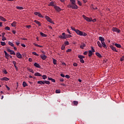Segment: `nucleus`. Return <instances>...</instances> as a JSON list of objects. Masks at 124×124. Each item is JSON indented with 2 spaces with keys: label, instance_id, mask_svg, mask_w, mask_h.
Here are the masks:
<instances>
[{
  "label": "nucleus",
  "instance_id": "1",
  "mask_svg": "<svg viewBox=\"0 0 124 124\" xmlns=\"http://www.w3.org/2000/svg\"><path fill=\"white\" fill-rule=\"evenodd\" d=\"M70 3L67 5L68 8L72 9H78V6L76 5V1L75 0H70Z\"/></svg>",
  "mask_w": 124,
  "mask_h": 124
},
{
  "label": "nucleus",
  "instance_id": "2",
  "mask_svg": "<svg viewBox=\"0 0 124 124\" xmlns=\"http://www.w3.org/2000/svg\"><path fill=\"white\" fill-rule=\"evenodd\" d=\"M78 35L81 36H87V33L81 31H80L79 30H77L76 32Z\"/></svg>",
  "mask_w": 124,
  "mask_h": 124
},
{
  "label": "nucleus",
  "instance_id": "3",
  "mask_svg": "<svg viewBox=\"0 0 124 124\" xmlns=\"http://www.w3.org/2000/svg\"><path fill=\"white\" fill-rule=\"evenodd\" d=\"M45 19L47 20V22H49V23H51V24H53V25H55V23H54V21L52 20V19L49 17V16H45Z\"/></svg>",
  "mask_w": 124,
  "mask_h": 124
},
{
  "label": "nucleus",
  "instance_id": "4",
  "mask_svg": "<svg viewBox=\"0 0 124 124\" xmlns=\"http://www.w3.org/2000/svg\"><path fill=\"white\" fill-rule=\"evenodd\" d=\"M78 58L79 59L80 62H81V63H84L85 62V61L83 59L85 58V56H83L82 55H79L78 56Z\"/></svg>",
  "mask_w": 124,
  "mask_h": 124
},
{
  "label": "nucleus",
  "instance_id": "5",
  "mask_svg": "<svg viewBox=\"0 0 124 124\" xmlns=\"http://www.w3.org/2000/svg\"><path fill=\"white\" fill-rule=\"evenodd\" d=\"M112 31H114L115 32H118V33H120V32H121V30H120V29H119L116 27H113Z\"/></svg>",
  "mask_w": 124,
  "mask_h": 124
},
{
  "label": "nucleus",
  "instance_id": "6",
  "mask_svg": "<svg viewBox=\"0 0 124 124\" xmlns=\"http://www.w3.org/2000/svg\"><path fill=\"white\" fill-rule=\"evenodd\" d=\"M59 38H61V39H66L65 33L63 32L62 35H60L59 36Z\"/></svg>",
  "mask_w": 124,
  "mask_h": 124
},
{
  "label": "nucleus",
  "instance_id": "7",
  "mask_svg": "<svg viewBox=\"0 0 124 124\" xmlns=\"http://www.w3.org/2000/svg\"><path fill=\"white\" fill-rule=\"evenodd\" d=\"M82 17L85 20H86V21H87V22H92V18H90L86 16L85 15H83Z\"/></svg>",
  "mask_w": 124,
  "mask_h": 124
},
{
  "label": "nucleus",
  "instance_id": "8",
  "mask_svg": "<svg viewBox=\"0 0 124 124\" xmlns=\"http://www.w3.org/2000/svg\"><path fill=\"white\" fill-rule=\"evenodd\" d=\"M54 8L56 10V11H58V12H60V11H62V9L60 8V7L59 6H55Z\"/></svg>",
  "mask_w": 124,
  "mask_h": 124
},
{
  "label": "nucleus",
  "instance_id": "9",
  "mask_svg": "<svg viewBox=\"0 0 124 124\" xmlns=\"http://www.w3.org/2000/svg\"><path fill=\"white\" fill-rule=\"evenodd\" d=\"M4 53L5 54V57L6 59L8 60L10 55L8 54V53H7V52H6V51H5V50L4 51Z\"/></svg>",
  "mask_w": 124,
  "mask_h": 124
},
{
  "label": "nucleus",
  "instance_id": "10",
  "mask_svg": "<svg viewBox=\"0 0 124 124\" xmlns=\"http://www.w3.org/2000/svg\"><path fill=\"white\" fill-rule=\"evenodd\" d=\"M16 56L18 59H22V55L21 53H20V52L16 53Z\"/></svg>",
  "mask_w": 124,
  "mask_h": 124
},
{
  "label": "nucleus",
  "instance_id": "11",
  "mask_svg": "<svg viewBox=\"0 0 124 124\" xmlns=\"http://www.w3.org/2000/svg\"><path fill=\"white\" fill-rule=\"evenodd\" d=\"M34 66H35V67H37L38 68H41V66L39 65V64L37 63V62H35L34 63Z\"/></svg>",
  "mask_w": 124,
  "mask_h": 124
},
{
  "label": "nucleus",
  "instance_id": "12",
  "mask_svg": "<svg viewBox=\"0 0 124 124\" xmlns=\"http://www.w3.org/2000/svg\"><path fill=\"white\" fill-rule=\"evenodd\" d=\"M99 40H100V41H101V42H103L105 41V39H104V38L103 37L100 36V37H99Z\"/></svg>",
  "mask_w": 124,
  "mask_h": 124
},
{
  "label": "nucleus",
  "instance_id": "13",
  "mask_svg": "<svg viewBox=\"0 0 124 124\" xmlns=\"http://www.w3.org/2000/svg\"><path fill=\"white\" fill-rule=\"evenodd\" d=\"M102 43V47H104V48H105V49L107 48V46H106V44H105V42L104 41V42H101Z\"/></svg>",
  "mask_w": 124,
  "mask_h": 124
},
{
  "label": "nucleus",
  "instance_id": "14",
  "mask_svg": "<svg viewBox=\"0 0 124 124\" xmlns=\"http://www.w3.org/2000/svg\"><path fill=\"white\" fill-rule=\"evenodd\" d=\"M110 48H111V49L113 51H114V52H118V50H117V49L116 48V47L111 46H110Z\"/></svg>",
  "mask_w": 124,
  "mask_h": 124
},
{
  "label": "nucleus",
  "instance_id": "15",
  "mask_svg": "<svg viewBox=\"0 0 124 124\" xmlns=\"http://www.w3.org/2000/svg\"><path fill=\"white\" fill-rule=\"evenodd\" d=\"M41 59H42L43 60H46L47 59V56L44 55H41L40 56Z\"/></svg>",
  "mask_w": 124,
  "mask_h": 124
},
{
  "label": "nucleus",
  "instance_id": "16",
  "mask_svg": "<svg viewBox=\"0 0 124 124\" xmlns=\"http://www.w3.org/2000/svg\"><path fill=\"white\" fill-rule=\"evenodd\" d=\"M34 23L37 24V25H38V26L39 27H40V26H41V23H40V22H39V21H38L37 20H34Z\"/></svg>",
  "mask_w": 124,
  "mask_h": 124
},
{
  "label": "nucleus",
  "instance_id": "17",
  "mask_svg": "<svg viewBox=\"0 0 124 124\" xmlns=\"http://www.w3.org/2000/svg\"><path fill=\"white\" fill-rule=\"evenodd\" d=\"M95 55L96 56H97V57H98V58H102V56H101V54H100V53L98 52H96Z\"/></svg>",
  "mask_w": 124,
  "mask_h": 124
},
{
  "label": "nucleus",
  "instance_id": "18",
  "mask_svg": "<svg viewBox=\"0 0 124 124\" xmlns=\"http://www.w3.org/2000/svg\"><path fill=\"white\" fill-rule=\"evenodd\" d=\"M1 80H3V81H8L9 80V78H6V77H4L2 78H1Z\"/></svg>",
  "mask_w": 124,
  "mask_h": 124
},
{
  "label": "nucleus",
  "instance_id": "19",
  "mask_svg": "<svg viewBox=\"0 0 124 124\" xmlns=\"http://www.w3.org/2000/svg\"><path fill=\"white\" fill-rule=\"evenodd\" d=\"M13 63L14 64V66L16 69V70H18V67H17V66H16V62L13 61Z\"/></svg>",
  "mask_w": 124,
  "mask_h": 124
},
{
  "label": "nucleus",
  "instance_id": "20",
  "mask_svg": "<svg viewBox=\"0 0 124 124\" xmlns=\"http://www.w3.org/2000/svg\"><path fill=\"white\" fill-rule=\"evenodd\" d=\"M115 46H116V47H117V48H122V46L120 44L115 43Z\"/></svg>",
  "mask_w": 124,
  "mask_h": 124
},
{
  "label": "nucleus",
  "instance_id": "21",
  "mask_svg": "<svg viewBox=\"0 0 124 124\" xmlns=\"http://www.w3.org/2000/svg\"><path fill=\"white\" fill-rule=\"evenodd\" d=\"M0 20H1V21H3V22H6V19H5L4 17L0 16Z\"/></svg>",
  "mask_w": 124,
  "mask_h": 124
},
{
  "label": "nucleus",
  "instance_id": "22",
  "mask_svg": "<svg viewBox=\"0 0 124 124\" xmlns=\"http://www.w3.org/2000/svg\"><path fill=\"white\" fill-rule=\"evenodd\" d=\"M16 24H17V22H16V21H14L12 24H11V26L12 27H14V28H15V27H16Z\"/></svg>",
  "mask_w": 124,
  "mask_h": 124
},
{
  "label": "nucleus",
  "instance_id": "23",
  "mask_svg": "<svg viewBox=\"0 0 124 124\" xmlns=\"http://www.w3.org/2000/svg\"><path fill=\"white\" fill-rule=\"evenodd\" d=\"M38 84H40V85H44V80L43 81H37Z\"/></svg>",
  "mask_w": 124,
  "mask_h": 124
},
{
  "label": "nucleus",
  "instance_id": "24",
  "mask_svg": "<svg viewBox=\"0 0 124 124\" xmlns=\"http://www.w3.org/2000/svg\"><path fill=\"white\" fill-rule=\"evenodd\" d=\"M88 56L89 57H92V56H93V52L92 50L89 51Z\"/></svg>",
  "mask_w": 124,
  "mask_h": 124
},
{
  "label": "nucleus",
  "instance_id": "25",
  "mask_svg": "<svg viewBox=\"0 0 124 124\" xmlns=\"http://www.w3.org/2000/svg\"><path fill=\"white\" fill-rule=\"evenodd\" d=\"M46 84L47 85H50V81L47 80H44V85Z\"/></svg>",
  "mask_w": 124,
  "mask_h": 124
},
{
  "label": "nucleus",
  "instance_id": "26",
  "mask_svg": "<svg viewBox=\"0 0 124 124\" xmlns=\"http://www.w3.org/2000/svg\"><path fill=\"white\" fill-rule=\"evenodd\" d=\"M34 76H39V77H41V76H42V75H41V74H40V73L37 72V73H36L34 74Z\"/></svg>",
  "mask_w": 124,
  "mask_h": 124
},
{
  "label": "nucleus",
  "instance_id": "27",
  "mask_svg": "<svg viewBox=\"0 0 124 124\" xmlns=\"http://www.w3.org/2000/svg\"><path fill=\"white\" fill-rule=\"evenodd\" d=\"M73 103L74 104V105H75V106H77V105H78V101H73Z\"/></svg>",
  "mask_w": 124,
  "mask_h": 124
},
{
  "label": "nucleus",
  "instance_id": "28",
  "mask_svg": "<svg viewBox=\"0 0 124 124\" xmlns=\"http://www.w3.org/2000/svg\"><path fill=\"white\" fill-rule=\"evenodd\" d=\"M97 44L100 48H102V46L101 45V43H100V42L98 41L97 42Z\"/></svg>",
  "mask_w": 124,
  "mask_h": 124
},
{
  "label": "nucleus",
  "instance_id": "29",
  "mask_svg": "<svg viewBox=\"0 0 124 124\" xmlns=\"http://www.w3.org/2000/svg\"><path fill=\"white\" fill-rule=\"evenodd\" d=\"M40 33L42 36L43 37H46L47 36V35L43 33L42 32H40Z\"/></svg>",
  "mask_w": 124,
  "mask_h": 124
},
{
  "label": "nucleus",
  "instance_id": "30",
  "mask_svg": "<svg viewBox=\"0 0 124 124\" xmlns=\"http://www.w3.org/2000/svg\"><path fill=\"white\" fill-rule=\"evenodd\" d=\"M80 47L81 49H84V47H86V44H83L80 45Z\"/></svg>",
  "mask_w": 124,
  "mask_h": 124
},
{
  "label": "nucleus",
  "instance_id": "31",
  "mask_svg": "<svg viewBox=\"0 0 124 124\" xmlns=\"http://www.w3.org/2000/svg\"><path fill=\"white\" fill-rule=\"evenodd\" d=\"M28 70L30 72H31V73H34V72L33 71V70H32V69H31L30 68H28Z\"/></svg>",
  "mask_w": 124,
  "mask_h": 124
},
{
  "label": "nucleus",
  "instance_id": "32",
  "mask_svg": "<svg viewBox=\"0 0 124 124\" xmlns=\"http://www.w3.org/2000/svg\"><path fill=\"white\" fill-rule=\"evenodd\" d=\"M23 86L25 88L26 87H27V86H28V84H27V82H26L25 81H23Z\"/></svg>",
  "mask_w": 124,
  "mask_h": 124
},
{
  "label": "nucleus",
  "instance_id": "33",
  "mask_svg": "<svg viewBox=\"0 0 124 124\" xmlns=\"http://www.w3.org/2000/svg\"><path fill=\"white\" fill-rule=\"evenodd\" d=\"M8 44L9 45H10V46H12V47H14V44H13L11 42L9 41Z\"/></svg>",
  "mask_w": 124,
  "mask_h": 124
},
{
  "label": "nucleus",
  "instance_id": "34",
  "mask_svg": "<svg viewBox=\"0 0 124 124\" xmlns=\"http://www.w3.org/2000/svg\"><path fill=\"white\" fill-rule=\"evenodd\" d=\"M70 37H72V36L70 34H66V38H70Z\"/></svg>",
  "mask_w": 124,
  "mask_h": 124
},
{
  "label": "nucleus",
  "instance_id": "35",
  "mask_svg": "<svg viewBox=\"0 0 124 124\" xmlns=\"http://www.w3.org/2000/svg\"><path fill=\"white\" fill-rule=\"evenodd\" d=\"M71 30H72V31H75L76 32V31H77V30L78 29H76L74 27H71Z\"/></svg>",
  "mask_w": 124,
  "mask_h": 124
},
{
  "label": "nucleus",
  "instance_id": "36",
  "mask_svg": "<svg viewBox=\"0 0 124 124\" xmlns=\"http://www.w3.org/2000/svg\"><path fill=\"white\" fill-rule=\"evenodd\" d=\"M53 62L54 64H57V60L55 59H53Z\"/></svg>",
  "mask_w": 124,
  "mask_h": 124
},
{
  "label": "nucleus",
  "instance_id": "37",
  "mask_svg": "<svg viewBox=\"0 0 124 124\" xmlns=\"http://www.w3.org/2000/svg\"><path fill=\"white\" fill-rule=\"evenodd\" d=\"M16 8H17V9H19V10H22V9H23L22 7H19V6H16Z\"/></svg>",
  "mask_w": 124,
  "mask_h": 124
},
{
  "label": "nucleus",
  "instance_id": "38",
  "mask_svg": "<svg viewBox=\"0 0 124 124\" xmlns=\"http://www.w3.org/2000/svg\"><path fill=\"white\" fill-rule=\"evenodd\" d=\"M38 16L40 17V18H43L44 17L40 13H39L38 14Z\"/></svg>",
  "mask_w": 124,
  "mask_h": 124
},
{
  "label": "nucleus",
  "instance_id": "39",
  "mask_svg": "<svg viewBox=\"0 0 124 124\" xmlns=\"http://www.w3.org/2000/svg\"><path fill=\"white\" fill-rule=\"evenodd\" d=\"M0 44L2 46H5L6 45L5 42H0Z\"/></svg>",
  "mask_w": 124,
  "mask_h": 124
},
{
  "label": "nucleus",
  "instance_id": "40",
  "mask_svg": "<svg viewBox=\"0 0 124 124\" xmlns=\"http://www.w3.org/2000/svg\"><path fill=\"white\" fill-rule=\"evenodd\" d=\"M43 80H45L47 78V76L46 75H44L42 76Z\"/></svg>",
  "mask_w": 124,
  "mask_h": 124
},
{
  "label": "nucleus",
  "instance_id": "41",
  "mask_svg": "<svg viewBox=\"0 0 124 124\" xmlns=\"http://www.w3.org/2000/svg\"><path fill=\"white\" fill-rule=\"evenodd\" d=\"M5 30L6 31H10V28L8 26H7L5 28Z\"/></svg>",
  "mask_w": 124,
  "mask_h": 124
},
{
  "label": "nucleus",
  "instance_id": "42",
  "mask_svg": "<svg viewBox=\"0 0 124 124\" xmlns=\"http://www.w3.org/2000/svg\"><path fill=\"white\" fill-rule=\"evenodd\" d=\"M10 55H16V53H15L14 51L12 50V51L10 52Z\"/></svg>",
  "mask_w": 124,
  "mask_h": 124
},
{
  "label": "nucleus",
  "instance_id": "43",
  "mask_svg": "<svg viewBox=\"0 0 124 124\" xmlns=\"http://www.w3.org/2000/svg\"><path fill=\"white\" fill-rule=\"evenodd\" d=\"M61 49L62 50H64V49H65V46H64V45H62Z\"/></svg>",
  "mask_w": 124,
  "mask_h": 124
},
{
  "label": "nucleus",
  "instance_id": "44",
  "mask_svg": "<svg viewBox=\"0 0 124 124\" xmlns=\"http://www.w3.org/2000/svg\"><path fill=\"white\" fill-rule=\"evenodd\" d=\"M32 55H34L35 56H39V55L37 53H36V52H32Z\"/></svg>",
  "mask_w": 124,
  "mask_h": 124
},
{
  "label": "nucleus",
  "instance_id": "45",
  "mask_svg": "<svg viewBox=\"0 0 124 124\" xmlns=\"http://www.w3.org/2000/svg\"><path fill=\"white\" fill-rule=\"evenodd\" d=\"M56 93H61V91L60 90H56Z\"/></svg>",
  "mask_w": 124,
  "mask_h": 124
},
{
  "label": "nucleus",
  "instance_id": "46",
  "mask_svg": "<svg viewBox=\"0 0 124 124\" xmlns=\"http://www.w3.org/2000/svg\"><path fill=\"white\" fill-rule=\"evenodd\" d=\"M39 14V12H35L34 13V15H35L36 16H38Z\"/></svg>",
  "mask_w": 124,
  "mask_h": 124
},
{
  "label": "nucleus",
  "instance_id": "47",
  "mask_svg": "<svg viewBox=\"0 0 124 124\" xmlns=\"http://www.w3.org/2000/svg\"><path fill=\"white\" fill-rule=\"evenodd\" d=\"M91 8H93L94 10H96V9H97V7H93V6H91Z\"/></svg>",
  "mask_w": 124,
  "mask_h": 124
},
{
  "label": "nucleus",
  "instance_id": "48",
  "mask_svg": "<svg viewBox=\"0 0 124 124\" xmlns=\"http://www.w3.org/2000/svg\"><path fill=\"white\" fill-rule=\"evenodd\" d=\"M65 77L66 78H67V79H69V78H70V76H69V75H65Z\"/></svg>",
  "mask_w": 124,
  "mask_h": 124
},
{
  "label": "nucleus",
  "instance_id": "49",
  "mask_svg": "<svg viewBox=\"0 0 124 124\" xmlns=\"http://www.w3.org/2000/svg\"><path fill=\"white\" fill-rule=\"evenodd\" d=\"M121 62H124V56H123L121 57V59H120Z\"/></svg>",
  "mask_w": 124,
  "mask_h": 124
},
{
  "label": "nucleus",
  "instance_id": "50",
  "mask_svg": "<svg viewBox=\"0 0 124 124\" xmlns=\"http://www.w3.org/2000/svg\"><path fill=\"white\" fill-rule=\"evenodd\" d=\"M3 73H4V74H7V73H8V72H7V71H6V70L3 71Z\"/></svg>",
  "mask_w": 124,
  "mask_h": 124
},
{
  "label": "nucleus",
  "instance_id": "51",
  "mask_svg": "<svg viewBox=\"0 0 124 124\" xmlns=\"http://www.w3.org/2000/svg\"><path fill=\"white\" fill-rule=\"evenodd\" d=\"M78 4H79V5H80V6H81V5H82V3H81V1L78 0Z\"/></svg>",
  "mask_w": 124,
  "mask_h": 124
},
{
  "label": "nucleus",
  "instance_id": "52",
  "mask_svg": "<svg viewBox=\"0 0 124 124\" xmlns=\"http://www.w3.org/2000/svg\"><path fill=\"white\" fill-rule=\"evenodd\" d=\"M7 52H9L10 53L11 52H12V50H11V49H10L9 48H7Z\"/></svg>",
  "mask_w": 124,
  "mask_h": 124
},
{
  "label": "nucleus",
  "instance_id": "53",
  "mask_svg": "<svg viewBox=\"0 0 124 124\" xmlns=\"http://www.w3.org/2000/svg\"><path fill=\"white\" fill-rule=\"evenodd\" d=\"M72 50L71 49H68L67 50H66V52L67 53H69V52H71Z\"/></svg>",
  "mask_w": 124,
  "mask_h": 124
},
{
  "label": "nucleus",
  "instance_id": "54",
  "mask_svg": "<svg viewBox=\"0 0 124 124\" xmlns=\"http://www.w3.org/2000/svg\"><path fill=\"white\" fill-rule=\"evenodd\" d=\"M65 45H69V42L68 41H66L64 42Z\"/></svg>",
  "mask_w": 124,
  "mask_h": 124
},
{
  "label": "nucleus",
  "instance_id": "55",
  "mask_svg": "<svg viewBox=\"0 0 124 124\" xmlns=\"http://www.w3.org/2000/svg\"><path fill=\"white\" fill-rule=\"evenodd\" d=\"M2 41H4L6 40V38H5V37H2Z\"/></svg>",
  "mask_w": 124,
  "mask_h": 124
},
{
  "label": "nucleus",
  "instance_id": "56",
  "mask_svg": "<svg viewBox=\"0 0 124 124\" xmlns=\"http://www.w3.org/2000/svg\"><path fill=\"white\" fill-rule=\"evenodd\" d=\"M5 87H6V88H7L8 91H10V88H9V87H8V86L5 85Z\"/></svg>",
  "mask_w": 124,
  "mask_h": 124
},
{
  "label": "nucleus",
  "instance_id": "57",
  "mask_svg": "<svg viewBox=\"0 0 124 124\" xmlns=\"http://www.w3.org/2000/svg\"><path fill=\"white\" fill-rule=\"evenodd\" d=\"M73 65H74V66H78V64H77V63H74Z\"/></svg>",
  "mask_w": 124,
  "mask_h": 124
},
{
  "label": "nucleus",
  "instance_id": "58",
  "mask_svg": "<svg viewBox=\"0 0 124 124\" xmlns=\"http://www.w3.org/2000/svg\"><path fill=\"white\" fill-rule=\"evenodd\" d=\"M61 77H63V78H64V77H65V76L63 74H61Z\"/></svg>",
  "mask_w": 124,
  "mask_h": 124
},
{
  "label": "nucleus",
  "instance_id": "59",
  "mask_svg": "<svg viewBox=\"0 0 124 124\" xmlns=\"http://www.w3.org/2000/svg\"><path fill=\"white\" fill-rule=\"evenodd\" d=\"M26 28H27V29H30V28H31V26L27 25V26H26Z\"/></svg>",
  "mask_w": 124,
  "mask_h": 124
},
{
  "label": "nucleus",
  "instance_id": "60",
  "mask_svg": "<svg viewBox=\"0 0 124 124\" xmlns=\"http://www.w3.org/2000/svg\"><path fill=\"white\" fill-rule=\"evenodd\" d=\"M53 83H55L56 82V80L54 78H51V80Z\"/></svg>",
  "mask_w": 124,
  "mask_h": 124
},
{
  "label": "nucleus",
  "instance_id": "61",
  "mask_svg": "<svg viewBox=\"0 0 124 124\" xmlns=\"http://www.w3.org/2000/svg\"><path fill=\"white\" fill-rule=\"evenodd\" d=\"M29 62H32V59L31 58H30L29 59Z\"/></svg>",
  "mask_w": 124,
  "mask_h": 124
},
{
  "label": "nucleus",
  "instance_id": "62",
  "mask_svg": "<svg viewBox=\"0 0 124 124\" xmlns=\"http://www.w3.org/2000/svg\"><path fill=\"white\" fill-rule=\"evenodd\" d=\"M67 31L69 34H71V33L70 32V31H69V29H67Z\"/></svg>",
  "mask_w": 124,
  "mask_h": 124
},
{
  "label": "nucleus",
  "instance_id": "63",
  "mask_svg": "<svg viewBox=\"0 0 124 124\" xmlns=\"http://www.w3.org/2000/svg\"><path fill=\"white\" fill-rule=\"evenodd\" d=\"M92 53H94V52H95V50L93 49V47H92Z\"/></svg>",
  "mask_w": 124,
  "mask_h": 124
},
{
  "label": "nucleus",
  "instance_id": "64",
  "mask_svg": "<svg viewBox=\"0 0 124 124\" xmlns=\"http://www.w3.org/2000/svg\"><path fill=\"white\" fill-rule=\"evenodd\" d=\"M83 54L84 55H88V51H85V52H84V53H83Z\"/></svg>",
  "mask_w": 124,
  "mask_h": 124
}]
</instances>
